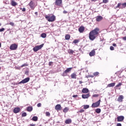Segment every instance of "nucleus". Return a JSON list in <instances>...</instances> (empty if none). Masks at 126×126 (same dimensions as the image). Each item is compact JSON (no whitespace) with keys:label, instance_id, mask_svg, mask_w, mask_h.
I'll list each match as a JSON object with an SVG mask.
<instances>
[{"label":"nucleus","instance_id":"nucleus-44","mask_svg":"<svg viewBox=\"0 0 126 126\" xmlns=\"http://www.w3.org/2000/svg\"><path fill=\"white\" fill-rule=\"evenodd\" d=\"M4 30V28H3L0 29V32H3Z\"/></svg>","mask_w":126,"mask_h":126},{"label":"nucleus","instance_id":"nucleus-1","mask_svg":"<svg viewBox=\"0 0 126 126\" xmlns=\"http://www.w3.org/2000/svg\"><path fill=\"white\" fill-rule=\"evenodd\" d=\"M99 29L96 28L94 30L90 32L89 33V39L91 41H94L96 39L97 35L99 33Z\"/></svg>","mask_w":126,"mask_h":126},{"label":"nucleus","instance_id":"nucleus-58","mask_svg":"<svg viewBox=\"0 0 126 126\" xmlns=\"http://www.w3.org/2000/svg\"><path fill=\"white\" fill-rule=\"evenodd\" d=\"M91 0V1H96V0Z\"/></svg>","mask_w":126,"mask_h":126},{"label":"nucleus","instance_id":"nucleus-30","mask_svg":"<svg viewBox=\"0 0 126 126\" xmlns=\"http://www.w3.org/2000/svg\"><path fill=\"white\" fill-rule=\"evenodd\" d=\"M41 37L42 38H46L47 37V34L45 33H42L41 34Z\"/></svg>","mask_w":126,"mask_h":126},{"label":"nucleus","instance_id":"nucleus-41","mask_svg":"<svg viewBox=\"0 0 126 126\" xmlns=\"http://www.w3.org/2000/svg\"><path fill=\"white\" fill-rule=\"evenodd\" d=\"M110 50L111 51H114V50H115V48L113 46H110Z\"/></svg>","mask_w":126,"mask_h":126},{"label":"nucleus","instance_id":"nucleus-34","mask_svg":"<svg viewBox=\"0 0 126 126\" xmlns=\"http://www.w3.org/2000/svg\"><path fill=\"white\" fill-rule=\"evenodd\" d=\"M102 2H103V3H108L109 0H103Z\"/></svg>","mask_w":126,"mask_h":126},{"label":"nucleus","instance_id":"nucleus-12","mask_svg":"<svg viewBox=\"0 0 126 126\" xmlns=\"http://www.w3.org/2000/svg\"><path fill=\"white\" fill-rule=\"evenodd\" d=\"M90 96V94H82V98H83V99H88V98H89Z\"/></svg>","mask_w":126,"mask_h":126},{"label":"nucleus","instance_id":"nucleus-26","mask_svg":"<svg viewBox=\"0 0 126 126\" xmlns=\"http://www.w3.org/2000/svg\"><path fill=\"white\" fill-rule=\"evenodd\" d=\"M121 5H122V3H118L117 6L116 7V8H124V7H122V6H121Z\"/></svg>","mask_w":126,"mask_h":126},{"label":"nucleus","instance_id":"nucleus-15","mask_svg":"<svg viewBox=\"0 0 126 126\" xmlns=\"http://www.w3.org/2000/svg\"><path fill=\"white\" fill-rule=\"evenodd\" d=\"M82 93L87 94L89 92V90L86 88H83L82 90Z\"/></svg>","mask_w":126,"mask_h":126},{"label":"nucleus","instance_id":"nucleus-45","mask_svg":"<svg viewBox=\"0 0 126 126\" xmlns=\"http://www.w3.org/2000/svg\"><path fill=\"white\" fill-rule=\"evenodd\" d=\"M24 66H27V64H24L21 66L22 67H23Z\"/></svg>","mask_w":126,"mask_h":126},{"label":"nucleus","instance_id":"nucleus-19","mask_svg":"<svg viewBox=\"0 0 126 126\" xmlns=\"http://www.w3.org/2000/svg\"><path fill=\"white\" fill-rule=\"evenodd\" d=\"M89 56L90 57H93L95 56V50H93L91 52H90Z\"/></svg>","mask_w":126,"mask_h":126},{"label":"nucleus","instance_id":"nucleus-20","mask_svg":"<svg viewBox=\"0 0 126 126\" xmlns=\"http://www.w3.org/2000/svg\"><path fill=\"white\" fill-rule=\"evenodd\" d=\"M71 77L73 79H76V74L75 73H73L71 74Z\"/></svg>","mask_w":126,"mask_h":126},{"label":"nucleus","instance_id":"nucleus-18","mask_svg":"<svg viewBox=\"0 0 126 126\" xmlns=\"http://www.w3.org/2000/svg\"><path fill=\"white\" fill-rule=\"evenodd\" d=\"M28 112H32L33 111V107L32 106H28L26 109Z\"/></svg>","mask_w":126,"mask_h":126},{"label":"nucleus","instance_id":"nucleus-14","mask_svg":"<svg viewBox=\"0 0 126 126\" xmlns=\"http://www.w3.org/2000/svg\"><path fill=\"white\" fill-rule=\"evenodd\" d=\"M85 28L83 26H81L80 27L79 29H78V31L79 32H80V33H83L85 30Z\"/></svg>","mask_w":126,"mask_h":126},{"label":"nucleus","instance_id":"nucleus-24","mask_svg":"<svg viewBox=\"0 0 126 126\" xmlns=\"http://www.w3.org/2000/svg\"><path fill=\"white\" fill-rule=\"evenodd\" d=\"M11 4V5H12V6H15L17 5V3H16V2H15L14 1H12Z\"/></svg>","mask_w":126,"mask_h":126},{"label":"nucleus","instance_id":"nucleus-23","mask_svg":"<svg viewBox=\"0 0 126 126\" xmlns=\"http://www.w3.org/2000/svg\"><path fill=\"white\" fill-rule=\"evenodd\" d=\"M32 120L33 121V122H37V121H38V117L34 116L32 118Z\"/></svg>","mask_w":126,"mask_h":126},{"label":"nucleus","instance_id":"nucleus-21","mask_svg":"<svg viewBox=\"0 0 126 126\" xmlns=\"http://www.w3.org/2000/svg\"><path fill=\"white\" fill-rule=\"evenodd\" d=\"M71 119H67L65 120V124H71Z\"/></svg>","mask_w":126,"mask_h":126},{"label":"nucleus","instance_id":"nucleus-3","mask_svg":"<svg viewBox=\"0 0 126 126\" xmlns=\"http://www.w3.org/2000/svg\"><path fill=\"white\" fill-rule=\"evenodd\" d=\"M28 5L30 6V8L32 9V10H34V9H35V7H36V6H37L35 1L33 0H31L28 4Z\"/></svg>","mask_w":126,"mask_h":126},{"label":"nucleus","instance_id":"nucleus-27","mask_svg":"<svg viewBox=\"0 0 126 126\" xmlns=\"http://www.w3.org/2000/svg\"><path fill=\"white\" fill-rule=\"evenodd\" d=\"M68 110H69V109L68 108V107H65V108H64V109L63 110V113H67V112H68Z\"/></svg>","mask_w":126,"mask_h":126},{"label":"nucleus","instance_id":"nucleus-42","mask_svg":"<svg viewBox=\"0 0 126 126\" xmlns=\"http://www.w3.org/2000/svg\"><path fill=\"white\" fill-rule=\"evenodd\" d=\"M41 106H42V104H41V103H39L37 104V106L39 108L40 107H41Z\"/></svg>","mask_w":126,"mask_h":126},{"label":"nucleus","instance_id":"nucleus-6","mask_svg":"<svg viewBox=\"0 0 126 126\" xmlns=\"http://www.w3.org/2000/svg\"><path fill=\"white\" fill-rule=\"evenodd\" d=\"M101 102V100L99 99L98 101L95 103H93L92 105V108H97L100 106V102Z\"/></svg>","mask_w":126,"mask_h":126},{"label":"nucleus","instance_id":"nucleus-4","mask_svg":"<svg viewBox=\"0 0 126 126\" xmlns=\"http://www.w3.org/2000/svg\"><path fill=\"white\" fill-rule=\"evenodd\" d=\"M44 47V44H42L38 46H35L33 48V51L34 52H38L39 50H41Z\"/></svg>","mask_w":126,"mask_h":126},{"label":"nucleus","instance_id":"nucleus-53","mask_svg":"<svg viewBox=\"0 0 126 126\" xmlns=\"http://www.w3.org/2000/svg\"><path fill=\"white\" fill-rule=\"evenodd\" d=\"M52 63H53V62H49V65H52Z\"/></svg>","mask_w":126,"mask_h":126},{"label":"nucleus","instance_id":"nucleus-10","mask_svg":"<svg viewBox=\"0 0 126 126\" xmlns=\"http://www.w3.org/2000/svg\"><path fill=\"white\" fill-rule=\"evenodd\" d=\"M125 120L124 116H120L117 117V122H123Z\"/></svg>","mask_w":126,"mask_h":126},{"label":"nucleus","instance_id":"nucleus-32","mask_svg":"<svg viewBox=\"0 0 126 126\" xmlns=\"http://www.w3.org/2000/svg\"><path fill=\"white\" fill-rule=\"evenodd\" d=\"M27 116V113L26 112H23L22 113V117H26Z\"/></svg>","mask_w":126,"mask_h":126},{"label":"nucleus","instance_id":"nucleus-5","mask_svg":"<svg viewBox=\"0 0 126 126\" xmlns=\"http://www.w3.org/2000/svg\"><path fill=\"white\" fill-rule=\"evenodd\" d=\"M72 67L67 68L62 74V76H67V73L70 71H71Z\"/></svg>","mask_w":126,"mask_h":126},{"label":"nucleus","instance_id":"nucleus-47","mask_svg":"<svg viewBox=\"0 0 126 126\" xmlns=\"http://www.w3.org/2000/svg\"><path fill=\"white\" fill-rule=\"evenodd\" d=\"M77 94H75V95H73V96H72V97H73V98H76V97H77Z\"/></svg>","mask_w":126,"mask_h":126},{"label":"nucleus","instance_id":"nucleus-22","mask_svg":"<svg viewBox=\"0 0 126 126\" xmlns=\"http://www.w3.org/2000/svg\"><path fill=\"white\" fill-rule=\"evenodd\" d=\"M116 85V83H112L107 85V87H114L115 85Z\"/></svg>","mask_w":126,"mask_h":126},{"label":"nucleus","instance_id":"nucleus-17","mask_svg":"<svg viewBox=\"0 0 126 126\" xmlns=\"http://www.w3.org/2000/svg\"><path fill=\"white\" fill-rule=\"evenodd\" d=\"M61 108H62L61 104H57L56 105L55 109L56 111H60L61 110Z\"/></svg>","mask_w":126,"mask_h":126},{"label":"nucleus","instance_id":"nucleus-7","mask_svg":"<svg viewBox=\"0 0 126 126\" xmlns=\"http://www.w3.org/2000/svg\"><path fill=\"white\" fill-rule=\"evenodd\" d=\"M29 80H30V78H26L25 79L22 80L21 82H19V84H24L25 83H27V82H29Z\"/></svg>","mask_w":126,"mask_h":126},{"label":"nucleus","instance_id":"nucleus-59","mask_svg":"<svg viewBox=\"0 0 126 126\" xmlns=\"http://www.w3.org/2000/svg\"><path fill=\"white\" fill-rule=\"evenodd\" d=\"M1 47V43L0 42V48Z\"/></svg>","mask_w":126,"mask_h":126},{"label":"nucleus","instance_id":"nucleus-56","mask_svg":"<svg viewBox=\"0 0 126 126\" xmlns=\"http://www.w3.org/2000/svg\"><path fill=\"white\" fill-rule=\"evenodd\" d=\"M35 15H38V12H35Z\"/></svg>","mask_w":126,"mask_h":126},{"label":"nucleus","instance_id":"nucleus-48","mask_svg":"<svg viewBox=\"0 0 126 126\" xmlns=\"http://www.w3.org/2000/svg\"><path fill=\"white\" fill-rule=\"evenodd\" d=\"M117 126H122V124H121V123H118V124H117Z\"/></svg>","mask_w":126,"mask_h":126},{"label":"nucleus","instance_id":"nucleus-31","mask_svg":"<svg viewBox=\"0 0 126 126\" xmlns=\"http://www.w3.org/2000/svg\"><path fill=\"white\" fill-rule=\"evenodd\" d=\"M89 108V105H84L83 109H84L85 110H86V109H88Z\"/></svg>","mask_w":126,"mask_h":126},{"label":"nucleus","instance_id":"nucleus-61","mask_svg":"<svg viewBox=\"0 0 126 126\" xmlns=\"http://www.w3.org/2000/svg\"><path fill=\"white\" fill-rule=\"evenodd\" d=\"M0 69H1V67H0Z\"/></svg>","mask_w":126,"mask_h":126},{"label":"nucleus","instance_id":"nucleus-46","mask_svg":"<svg viewBox=\"0 0 126 126\" xmlns=\"http://www.w3.org/2000/svg\"><path fill=\"white\" fill-rule=\"evenodd\" d=\"M122 39L124 40V41H126V36L123 37Z\"/></svg>","mask_w":126,"mask_h":126},{"label":"nucleus","instance_id":"nucleus-38","mask_svg":"<svg viewBox=\"0 0 126 126\" xmlns=\"http://www.w3.org/2000/svg\"><path fill=\"white\" fill-rule=\"evenodd\" d=\"M99 74L98 72H95L94 73V76H97V75H98Z\"/></svg>","mask_w":126,"mask_h":126},{"label":"nucleus","instance_id":"nucleus-33","mask_svg":"<svg viewBox=\"0 0 126 126\" xmlns=\"http://www.w3.org/2000/svg\"><path fill=\"white\" fill-rule=\"evenodd\" d=\"M78 42H79V41L78 40L75 39V40H73V43L74 44H77V43H78Z\"/></svg>","mask_w":126,"mask_h":126},{"label":"nucleus","instance_id":"nucleus-16","mask_svg":"<svg viewBox=\"0 0 126 126\" xmlns=\"http://www.w3.org/2000/svg\"><path fill=\"white\" fill-rule=\"evenodd\" d=\"M123 100H124V96L123 95H119L117 101H118V102H123Z\"/></svg>","mask_w":126,"mask_h":126},{"label":"nucleus","instance_id":"nucleus-52","mask_svg":"<svg viewBox=\"0 0 126 126\" xmlns=\"http://www.w3.org/2000/svg\"><path fill=\"white\" fill-rule=\"evenodd\" d=\"M112 45L113 46V47H116L117 46V44H116V43H113Z\"/></svg>","mask_w":126,"mask_h":126},{"label":"nucleus","instance_id":"nucleus-25","mask_svg":"<svg viewBox=\"0 0 126 126\" xmlns=\"http://www.w3.org/2000/svg\"><path fill=\"white\" fill-rule=\"evenodd\" d=\"M65 40H69L70 39V35L69 34H66L65 36Z\"/></svg>","mask_w":126,"mask_h":126},{"label":"nucleus","instance_id":"nucleus-2","mask_svg":"<svg viewBox=\"0 0 126 126\" xmlns=\"http://www.w3.org/2000/svg\"><path fill=\"white\" fill-rule=\"evenodd\" d=\"M45 18L49 22H54L56 20V16L54 15H46Z\"/></svg>","mask_w":126,"mask_h":126},{"label":"nucleus","instance_id":"nucleus-36","mask_svg":"<svg viewBox=\"0 0 126 126\" xmlns=\"http://www.w3.org/2000/svg\"><path fill=\"white\" fill-rule=\"evenodd\" d=\"M45 114H46V116L47 117H50V116L51 115V114L49 112H46Z\"/></svg>","mask_w":126,"mask_h":126},{"label":"nucleus","instance_id":"nucleus-28","mask_svg":"<svg viewBox=\"0 0 126 126\" xmlns=\"http://www.w3.org/2000/svg\"><path fill=\"white\" fill-rule=\"evenodd\" d=\"M68 53L70 54L71 55L72 54H73V53H74V51L71 49H69L68 50Z\"/></svg>","mask_w":126,"mask_h":126},{"label":"nucleus","instance_id":"nucleus-60","mask_svg":"<svg viewBox=\"0 0 126 126\" xmlns=\"http://www.w3.org/2000/svg\"><path fill=\"white\" fill-rule=\"evenodd\" d=\"M0 26H1V24H0Z\"/></svg>","mask_w":126,"mask_h":126},{"label":"nucleus","instance_id":"nucleus-37","mask_svg":"<svg viewBox=\"0 0 126 126\" xmlns=\"http://www.w3.org/2000/svg\"><path fill=\"white\" fill-rule=\"evenodd\" d=\"M20 9L23 11V12H25L26 11V9L25 8H21Z\"/></svg>","mask_w":126,"mask_h":126},{"label":"nucleus","instance_id":"nucleus-54","mask_svg":"<svg viewBox=\"0 0 126 126\" xmlns=\"http://www.w3.org/2000/svg\"><path fill=\"white\" fill-rule=\"evenodd\" d=\"M79 82L80 84H82V83H83V82L82 81H80Z\"/></svg>","mask_w":126,"mask_h":126},{"label":"nucleus","instance_id":"nucleus-51","mask_svg":"<svg viewBox=\"0 0 126 126\" xmlns=\"http://www.w3.org/2000/svg\"><path fill=\"white\" fill-rule=\"evenodd\" d=\"M30 126H35L36 124H30Z\"/></svg>","mask_w":126,"mask_h":126},{"label":"nucleus","instance_id":"nucleus-35","mask_svg":"<svg viewBox=\"0 0 126 126\" xmlns=\"http://www.w3.org/2000/svg\"><path fill=\"white\" fill-rule=\"evenodd\" d=\"M121 5H122V7H123V8L126 7V2L122 3Z\"/></svg>","mask_w":126,"mask_h":126},{"label":"nucleus","instance_id":"nucleus-43","mask_svg":"<svg viewBox=\"0 0 126 126\" xmlns=\"http://www.w3.org/2000/svg\"><path fill=\"white\" fill-rule=\"evenodd\" d=\"M79 113H84V109H81L79 110Z\"/></svg>","mask_w":126,"mask_h":126},{"label":"nucleus","instance_id":"nucleus-29","mask_svg":"<svg viewBox=\"0 0 126 126\" xmlns=\"http://www.w3.org/2000/svg\"><path fill=\"white\" fill-rule=\"evenodd\" d=\"M95 112L97 114H100V113H101V109L97 108L95 109Z\"/></svg>","mask_w":126,"mask_h":126},{"label":"nucleus","instance_id":"nucleus-55","mask_svg":"<svg viewBox=\"0 0 126 126\" xmlns=\"http://www.w3.org/2000/svg\"><path fill=\"white\" fill-rule=\"evenodd\" d=\"M97 94H94L93 97H97Z\"/></svg>","mask_w":126,"mask_h":126},{"label":"nucleus","instance_id":"nucleus-11","mask_svg":"<svg viewBox=\"0 0 126 126\" xmlns=\"http://www.w3.org/2000/svg\"><path fill=\"white\" fill-rule=\"evenodd\" d=\"M20 112V107H15L13 109V112L14 114H17Z\"/></svg>","mask_w":126,"mask_h":126},{"label":"nucleus","instance_id":"nucleus-39","mask_svg":"<svg viewBox=\"0 0 126 126\" xmlns=\"http://www.w3.org/2000/svg\"><path fill=\"white\" fill-rule=\"evenodd\" d=\"M122 83H119L116 86V87H120V86H122Z\"/></svg>","mask_w":126,"mask_h":126},{"label":"nucleus","instance_id":"nucleus-57","mask_svg":"<svg viewBox=\"0 0 126 126\" xmlns=\"http://www.w3.org/2000/svg\"><path fill=\"white\" fill-rule=\"evenodd\" d=\"M90 77H92V78H93V77H94V76H93V75H91Z\"/></svg>","mask_w":126,"mask_h":126},{"label":"nucleus","instance_id":"nucleus-40","mask_svg":"<svg viewBox=\"0 0 126 126\" xmlns=\"http://www.w3.org/2000/svg\"><path fill=\"white\" fill-rule=\"evenodd\" d=\"M9 25H11V26H14V23L11 22H10Z\"/></svg>","mask_w":126,"mask_h":126},{"label":"nucleus","instance_id":"nucleus-13","mask_svg":"<svg viewBox=\"0 0 126 126\" xmlns=\"http://www.w3.org/2000/svg\"><path fill=\"white\" fill-rule=\"evenodd\" d=\"M102 19H103V17H102L101 16H97L96 17V21H97V22L101 21Z\"/></svg>","mask_w":126,"mask_h":126},{"label":"nucleus","instance_id":"nucleus-8","mask_svg":"<svg viewBox=\"0 0 126 126\" xmlns=\"http://www.w3.org/2000/svg\"><path fill=\"white\" fill-rule=\"evenodd\" d=\"M18 47V46L16 44L14 43L10 45V50H11L12 51H15V50H17Z\"/></svg>","mask_w":126,"mask_h":126},{"label":"nucleus","instance_id":"nucleus-50","mask_svg":"<svg viewBox=\"0 0 126 126\" xmlns=\"http://www.w3.org/2000/svg\"><path fill=\"white\" fill-rule=\"evenodd\" d=\"M63 13H64V14H65L67 13V11H63Z\"/></svg>","mask_w":126,"mask_h":126},{"label":"nucleus","instance_id":"nucleus-49","mask_svg":"<svg viewBox=\"0 0 126 126\" xmlns=\"http://www.w3.org/2000/svg\"><path fill=\"white\" fill-rule=\"evenodd\" d=\"M29 73V71H26V72H25V74H26L27 75H28V74Z\"/></svg>","mask_w":126,"mask_h":126},{"label":"nucleus","instance_id":"nucleus-9","mask_svg":"<svg viewBox=\"0 0 126 126\" xmlns=\"http://www.w3.org/2000/svg\"><path fill=\"white\" fill-rule=\"evenodd\" d=\"M63 3V0H56L54 4L57 6H61Z\"/></svg>","mask_w":126,"mask_h":126}]
</instances>
